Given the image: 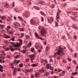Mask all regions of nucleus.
Segmentation results:
<instances>
[{"label": "nucleus", "instance_id": "nucleus-1", "mask_svg": "<svg viewBox=\"0 0 78 78\" xmlns=\"http://www.w3.org/2000/svg\"><path fill=\"white\" fill-rule=\"evenodd\" d=\"M63 49H65V47L64 46L63 48L61 47V46L58 47L56 49V50L58 52H56L53 56L54 58L56 57L58 55L60 56L61 54H62V55H64L65 54L62 52Z\"/></svg>", "mask_w": 78, "mask_h": 78}, {"label": "nucleus", "instance_id": "nucleus-2", "mask_svg": "<svg viewBox=\"0 0 78 78\" xmlns=\"http://www.w3.org/2000/svg\"><path fill=\"white\" fill-rule=\"evenodd\" d=\"M19 41H20V43L19 44L18 43H17L16 44H14V43L13 42H10V44H12L13 45V47H20V45H21V44H22V40L21 39L19 40Z\"/></svg>", "mask_w": 78, "mask_h": 78}, {"label": "nucleus", "instance_id": "nucleus-3", "mask_svg": "<svg viewBox=\"0 0 78 78\" xmlns=\"http://www.w3.org/2000/svg\"><path fill=\"white\" fill-rule=\"evenodd\" d=\"M40 32L42 36H45V34L47 33L45 29L44 28H42Z\"/></svg>", "mask_w": 78, "mask_h": 78}, {"label": "nucleus", "instance_id": "nucleus-4", "mask_svg": "<svg viewBox=\"0 0 78 78\" xmlns=\"http://www.w3.org/2000/svg\"><path fill=\"white\" fill-rule=\"evenodd\" d=\"M45 72V70H44V68L43 67H42L41 69L39 71V72H40V73H39L38 74H35V76L37 77H38V74L40 75L43 72Z\"/></svg>", "mask_w": 78, "mask_h": 78}, {"label": "nucleus", "instance_id": "nucleus-5", "mask_svg": "<svg viewBox=\"0 0 78 78\" xmlns=\"http://www.w3.org/2000/svg\"><path fill=\"white\" fill-rule=\"evenodd\" d=\"M28 56L30 58V61H31V62H33V60H34V55H28Z\"/></svg>", "mask_w": 78, "mask_h": 78}, {"label": "nucleus", "instance_id": "nucleus-6", "mask_svg": "<svg viewBox=\"0 0 78 78\" xmlns=\"http://www.w3.org/2000/svg\"><path fill=\"white\" fill-rule=\"evenodd\" d=\"M35 36L36 37H37V39H41V40H42V41H44L45 39L42 38L41 37H40L39 35H38V34L37 33H35Z\"/></svg>", "mask_w": 78, "mask_h": 78}, {"label": "nucleus", "instance_id": "nucleus-7", "mask_svg": "<svg viewBox=\"0 0 78 78\" xmlns=\"http://www.w3.org/2000/svg\"><path fill=\"white\" fill-rule=\"evenodd\" d=\"M60 12H61V11L59 10H58V12L57 13V16H56V20H58V19H59V17L58 15L60 14Z\"/></svg>", "mask_w": 78, "mask_h": 78}, {"label": "nucleus", "instance_id": "nucleus-8", "mask_svg": "<svg viewBox=\"0 0 78 78\" xmlns=\"http://www.w3.org/2000/svg\"><path fill=\"white\" fill-rule=\"evenodd\" d=\"M41 64H43H43H44V65H45V64H47V61H45L44 60H43V59H41Z\"/></svg>", "mask_w": 78, "mask_h": 78}, {"label": "nucleus", "instance_id": "nucleus-9", "mask_svg": "<svg viewBox=\"0 0 78 78\" xmlns=\"http://www.w3.org/2000/svg\"><path fill=\"white\" fill-rule=\"evenodd\" d=\"M30 23L31 24H37V23H37L36 22L33 20V19H31L30 20Z\"/></svg>", "mask_w": 78, "mask_h": 78}, {"label": "nucleus", "instance_id": "nucleus-10", "mask_svg": "<svg viewBox=\"0 0 78 78\" xmlns=\"http://www.w3.org/2000/svg\"><path fill=\"white\" fill-rule=\"evenodd\" d=\"M50 46H47L46 47V49L45 50V51L46 52V53H47L48 51L49 50H50Z\"/></svg>", "mask_w": 78, "mask_h": 78}, {"label": "nucleus", "instance_id": "nucleus-11", "mask_svg": "<svg viewBox=\"0 0 78 78\" xmlns=\"http://www.w3.org/2000/svg\"><path fill=\"white\" fill-rule=\"evenodd\" d=\"M73 15L75 17H78V13L77 12H73Z\"/></svg>", "mask_w": 78, "mask_h": 78}, {"label": "nucleus", "instance_id": "nucleus-12", "mask_svg": "<svg viewBox=\"0 0 78 78\" xmlns=\"http://www.w3.org/2000/svg\"><path fill=\"white\" fill-rule=\"evenodd\" d=\"M14 25L15 27H19L20 26V24L19 23L15 22L14 23Z\"/></svg>", "mask_w": 78, "mask_h": 78}, {"label": "nucleus", "instance_id": "nucleus-13", "mask_svg": "<svg viewBox=\"0 0 78 78\" xmlns=\"http://www.w3.org/2000/svg\"><path fill=\"white\" fill-rule=\"evenodd\" d=\"M9 50H11V51H13L16 50H17V49L16 48L13 49L11 47H10V48H9Z\"/></svg>", "mask_w": 78, "mask_h": 78}, {"label": "nucleus", "instance_id": "nucleus-14", "mask_svg": "<svg viewBox=\"0 0 78 78\" xmlns=\"http://www.w3.org/2000/svg\"><path fill=\"white\" fill-rule=\"evenodd\" d=\"M46 68L47 69H50V68H51V64H47L46 66Z\"/></svg>", "mask_w": 78, "mask_h": 78}, {"label": "nucleus", "instance_id": "nucleus-15", "mask_svg": "<svg viewBox=\"0 0 78 78\" xmlns=\"http://www.w3.org/2000/svg\"><path fill=\"white\" fill-rule=\"evenodd\" d=\"M3 36L5 38H6V39H8V38H10V37L8 36L7 35L4 34V35Z\"/></svg>", "mask_w": 78, "mask_h": 78}, {"label": "nucleus", "instance_id": "nucleus-16", "mask_svg": "<svg viewBox=\"0 0 78 78\" xmlns=\"http://www.w3.org/2000/svg\"><path fill=\"white\" fill-rule=\"evenodd\" d=\"M49 75V73L48 72H45L44 73V76H48V75Z\"/></svg>", "mask_w": 78, "mask_h": 78}, {"label": "nucleus", "instance_id": "nucleus-17", "mask_svg": "<svg viewBox=\"0 0 78 78\" xmlns=\"http://www.w3.org/2000/svg\"><path fill=\"white\" fill-rule=\"evenodd\" d=\"M9 6L8 3H6L4 5L5 8H9Z\"/></svg>", "mask_w": 78, "mask_h": 78}, {"label": "nucleus", "instance_id": "nucleus-18", "mask_svg": "<svg viewBox=\"0 0 78 78\" xmlns=\"http://www.w3.org/2000/svg\"><path fill=\"white\" fill-rule=\"evenodd\" d=\"M38 66V64H32L31 65L32 67H36V66Z\"/></svg>", "mask_w": 78, "mask_h": 78}, {"label": "nucleus", "instance_id": "nucleus-19", "mask_svg": "<svg viewBox=\"0 0 78 78\" xmlns=\"http://www.w3.org/2000/svg\"><path fill=\"white\" fill-rule=\"evenodd\" d=\"M40 4L42 5H44L45 4V2L42 1H41L40 2Z\"/></svg>", "mask_w": 78, "mask_h": 78}, {"label": "nucleus", "instance_id": "nucleus-20", "mask_svg": "<svg viewBox=\"0 0 78 78\" xmlns=\"http://www.w3.org/2000/svg\"><path fill=\"white\" fill-rule=\"evenodd\" d=\"M6 19V17L5 16H2L1 17V19L2 20H4V19Z\"/></svg>", "mask_w": 78, "mask_h": 78}, {"label": "nucleus", "instance_id": "nucleus-21", "mask_svg": "<svg viewBox=\"0 0 78 78\" xmlns=\"http://www.w3.org/2000/svg\"><path fill=\"white\" fill-rule=\"evenodd\" d=\"M15 71H18V72H20L21 70V69L19 68H16L15 69Z\"/></svg>", "mask_w": 78, "mask_h": 78}, {"label": "nucleus", "instance_id": "nucleus-22", "mask_svg": "<svg viewBox=\"0 0 78 78\" xmlns=\"http://www.w3.org/2000/svg\"><path fill=\"white\" fill-rule=\"evenodd\" d=\"M31 46V42H30L29 44H27V46L28 47H30Z\"/></svg>", "mask_w": 78, "mask_h": 78}, {"label": "nucleus", "instance_id": "nucleus-23", "mask_svg": "<svg viewBox=\"0 0 78 78\" xmlns=\"http://www.w3.org/2000/svg\"><path fill=\"white\" fill-rule=\"evenodd\" d=\"M40 13L44 16H45V13H44L42 11H40Z\"/></svg>", "mask_w": 78, "mask_h": 78}, {"label": "nucleus", "instance_id": "nucleus-24", "mask_svg": "<svg viewBox=\"0 0 78 78\" xmlns=\"http://www.w3.org/2000/svg\"><path fill=\"white\" fill-rule=\"evenodd\" d=\"M18 18L20 20H23V18H22L21 16H19L18 17Z\"/></svg>", "mask_w": 78, "mask_h": 78}, {"label": "nucleus", "instance_id": "nucleus-25", "mask_svg": "<svg viewBox=\"0 0 78 78\" xmlns=\"http://www.w3.org/2000/svg\"><path fill=\"white\" fill-rule=\"evenodd\" d=\"M26 39H30V36H29V35H26Z\"/></svg>", "mask_w": 78, "mask_h": 78}, {"label": "nucleus", "instance_id": "nucleus-26", "mask_svg": "<svg viewBox=\"0 0 78 78\" xmlns=\"http://www.w3.org/2000/svg\"><path fill=\"white\" fill-rule=\"evenodd\" d=\"M55 27H58V23L56 21H55Z\"/></svg>", "mask_w": 78, "mask_h": 78}, {"label": "nucleus", "instance_id": "nucleus-27", "mask_svg": "<svg viewBox=\"0 0 78 78\" xmlns=\"http://www.w3.org/2000/svg\"><path fill=\"white\" fill-rule=\"evenodd\" d=\"M32 71H33V69H32L27 70V72H32Z\"/></svg>", "mask_w": 78, "mask_h": 78}, {"label": "nucleus", "instance_id": "nucleus-28", "mask_svg": "<svg viewBox=\"0 0 78 78\" xmlns=\"http://www.w3.org/2000/svg\"><path fill=\"white\" fill-rule=\"evenodd\" d=\"M1 52L2 53V54L4 55H6V53H5L3 51H1Z\"/></svg>", "mask_w": 78, "mask_h": 78}, {"label": "nucleus", "instance_id": "nucleus-29", "mask_svg": "<svg viewBox=\"0 0 78 78\" xmlns=\"http://www.w3.org/2000/svg\"><path fill=\"white\" fill-rule=\"evenodd\" d=\"M20 31H24V29L23 28H21L20 29Z\"/></svg>", "mask_w": 78, "mask_h": 78}, {"label": "nucleus", "instance_id": "nucleus-30", "mask_svg": "<svg viewBox=\"0 0 78 78\" xmlns=\"http://www.w3.org/2000/svg\"><path fill=\"white\" fill-rule=\"evenodd\" d=\"M31 51L32 52H34V48H31Z\"/></svg>", "mask_w": 78, "mask_h": 78}, {"label": "nucleus", "instance_id": "nucleus-31", "mask_svg": "<svg viewBox=\"0 0 78 78\" xmlns=\"http://www.w3.org/2000/svg\"><path fill=\"white\" fill-rule=\"evenodd\" d=\"M0 27L1 28H3L4 27V25L0 24Z\"/></svg>", "mask_w": 78, "mask_h": 78}, {"label": "nucleus", "instance_id": "nucleus-32", "mask_svg": "<svg viewBox=\"0 0 78 78\" xmlns=\"http://www.w3.org/2000/svg\"><path fill=\"white\" fill-rule=\"evenodd\" d=\"M19 66L20 67H23V64H22V63H21L20 64Z\"/></svg>", "mask_w": 78, "mask_h": 78}, {"label": "nucleus", "instance_id": "nucleus-33", "mask_svg": "<svg viewBox=\"0 0 78 78\" xmlns=\"http://www.w3.org/2000/svg\"><path fill=\"white\" fill-rule=\"evenodd\" d=\"M73 28H75V29H78L77 27L76 26H73Z\"/></svg>", "mask_w": 78, "mask_h": 78}, {"label": "nucleus", "instance_id": "nucleus-34", "mask_svg": "<svg viewBox=\"0 0 78 78\" xmlns=\"http://www.w3.org/2000/svg\"><path fill=\"white\" fill-rule=\"evenodd\" d=\"M67 59L68 61H72V59L69 58H67Z\"/></svg>", "mask_w": 78, "mask_h": 78}, {"label": "nucleus", "instance_id": "nucleus-35", "mask_svg": "<svg viewBox=\"0 0 78 78\" xmlns=\"http://www.w3.org/2000/svg\"><path fill=\"white\" fill-rule=\"evenodd\" d=\"M7 20L8 21H10V20H11V18L9 17H8V18L7 19Z\"/></svg>", "mask_w": 78, "mask_h": 78}, {"label": "nucleus", "instance_id": "nucleus-36", "mask_svg": "<svg viewBox=\"0 0 78 78\" xmlns=\"http://www.w3.org/2000/svg\"><path fill=\"white\" fill-rule=\"evenodd\" d=\"M67 35L68 36V39H70V36L69 35V34H67Z\"/></svg>", "mask_w": 78, "mask_h": 78}, {"label": "nucleus", "instance_id": "nucleus-37", "mask_svg": "<svg viewBox=\"0 0 78 78\" xmlns=\"http://www.w3.org/2000/svg\"><path fill=\"white\" fill-rule=\"evenodd\" d=\"M7 28H8L9 29H11V27H10V26H7Z\"/></svg>", "mask_w": 78, "mask_h": 78}, {"label": "nucleus", "instance_id": "nucleus-38", "mask_svg": "<svg viewBox=\"0 0 78 78\" xmlns=\"http://www.w3.org/2000/svg\"><path fill=\"white\" fill-rule=\"evenodd\" d=\"M27 3L28 5H30L31 4V3L30 2H27Z\"/></svg>", "mask_w": 78, "mask_h": 78}, {"label": "nucleus", "instance_id": "nucleus-39", "mask_svg": "<svg viewBox=\"0 0 78 78\" xmlns=\"http://www.w3.org/2000/svg\"><path fill=\"white\" fill-rule=\"evenodd\" d=\"M8 33L11 34H12V33H13V32H12L9 31L8 32Z\"/></svg>", "mask_w": 78, "mask_h": 78}, {"label": "nucleus", "instance_id": "nucleus-40", "mask_svg": "<svg viewBox=\"0 0 78 78\" xmlns=\"http://www.w3.org/2000/svg\"><path fill=\"white\" fill-rule=\"evenodd\" d=\"M0 71L1 72H3V68H0Z\"/></svg>", "mask_w": 78, "mask_h": 78}, {"label": "nucleus", "instance_id": "nucleus-41", "mask_svg": "<svg viewBox=\"0 0 78 78\" xmlns=\"http://www.w3.org/2000/svg\"><path fill=\"white\" fill-rule=\"evenodd\" d=\"M16 63V60H15L13 62V64H15Z\"/></svg>", "mask_w": 78, "mask_h": 78}, {"label": "nucleus", "instance_id": "nucleus-42", "mask_svg": "<svg viewBox=\"0 0 78 78\" xmlns=\"http://www.w3.org/2000/svg\"><path fill=\"white\" fill-rule=\"evenodd\" d=\"M23 48H24L25 49H26V48H27V46H24L23 47Z\"/></svg>", "mask_w": 78, "mask_h": 78}, {"label": "nucleus", "instance_id": "nucleus-43", "mask_svg": "<svg viewBox=\"0 0 78 78\" xmlns=\"http://www.w3.org/2000/svg\"><path fill=\"white\" fill-rule=\"evenodd\" d=\"M21 37H23V36H24V33H22L21 35Z\"/></svg>", "mask_w": 78, "mask_h": 78}, {"label": "nucleus", "instance_id": "nucleus-44", "mask_svg": "<svg viewBox=\"0 0 78 78\" xmlns=\"http://www.w3.org/2000/svg\"><path fill=\"white\" fill-rule=\"evenodd\" d=\"M28 61H29V59H27L26 60V62H28Z\"/></svg>", "mask_w": 78, "mask_h": 78}, {"label": "nucleus", "instance_id": "nucleus-45", "mask_svg": "<svg viewBox=\"0 0 78 78\" xmlns=\"http://www.w3.org/2000/svg\"><path fill=\"white\" fill-rule=\"evenodd\" d=\"M20 62V60H17L16 62V64H18Z\"/></svg>", "mask_w": 78, "mask_h": 78}, {"label": "nucleus", "instance_id": "nucleus-46", "mask_svg": "<svg viewBox=\"0 0 78 78\" xmlns=\"http://www.w3.org/2000/svg\"><path fill=\"white\" fill-rule=\"evenodd\" d=\"M73 62H74V64H76V61L74 60L73 61Z\"/></svg>", "mask_w": 78, "mask_h": 78}, {"label": "nucleus", "instance_id": "nucleus-47", "mask_svg": "<svg viewBox=\"0 0 78 78\" xmlns=\"http://www.w3.org/2000/svg\"><path fill=\"white\" fill-rule=\"evenodd\" d=\"M16 71V70L15 69L14 71L13 72V74L14 75H15Z\"/></svg>", "mask_w": 78, "mask_h": 78}, {"label": "nucleus", "instance_id": "nucleus-48", "mask_svg": "<svg viewBox=\"0 0 78 78\" xmlns=\"http://www.w3.org/2000/svg\"><path fill=\"white\" fill-rule=\"evenodd\" d=\"M73 38L75 39L76 38V36L75 35L73 36Z\"/></svg>", "mask_w": 78, "mask_h": 78}, {"label": "nucleus", "instance_id": "nucleus-49", "mask_svg": "<svg viewBox=\"0 0 78 78\" xmlns=\"http://www.w3.org/2000/svg\"><path fill=\"white\" fill-rule=\"evenodd\" d=\"M6 51H9V48H7L6 49Z\"/></svg>", "mask_w": 78, "mask_h": 78}, {"label": "nucleus", "instance_id": "nucleus-50", "mask_svg": "<svg viewBox=\"0 0 78 78\" xmlns=\"http://www.w3.org/2000/svg\"><path fill=\"white\" fill-rule=\"evenodd\" d=\"M72 75H73L74 76H75V73H72Z\"/></svg>", "mask_w": 78, "mask_h": 78}, {"label": "nucleus", "instance_id": "nucleus-51", "mask_svg": "<svg viewBox=\"0 0 78 78\" xmlns=\"http://www.w3.org/2000/svg\"><path fill=\"white\" fill-rule=\"evenodd\" d=\"M62 39H66V37L65 36H63V37H62Z\"/></svg>", "mask_w": 78, "mask_h": 78}, {"label": "nucleus", "instance_id": "nucleus-52", "mask_svg": "<svg viewBox=\"0 0 78 78\" xmlns=\"http://www.w3.org/2000/svg\"><path fill=\"white\" fill-rule=\"evenodd\" d=\"M70 67L69 66L67 67V69H68V70H69V69H70Z\"/></svg>", "mask_w": 78, "mask_h": 78}, {"label": "nucleus", "instance_id": "nucleus-53", "mask_svg": "<svg viewBox=\"0 0 78 78\" xmlns=\"http://www.w3.org/2000/svg\"><path fill=\"white\" fill-rule=\"evenodd\" d=\"M64 75L63 73H62L59 74V76H62V75Z\"/></svg>", "mask_w": 78, "mask_h": 78}, {"label": "nucleus", "instance_id": "nucleus-54", "mask_svg": "<svg viewBox=\"0 0 78 78\" xmlns=\"http://www.w3.org/2000/svg\"><path fill=\"white\" fill-rule=\"evenodd\" d=\"M11 40H12V41H14V39L13 38H11Z\"/></svg>", "mask_w": 78, "mask_h": 78}, {"label": "nucleus", "instance_id": "nucleus-55", "mask_svg": "<svg viewBox=\"0 0 78 78\" xmlns=\"http://www.w3.org/2000/svg\"><path fill=\"white\" fill-rule=\"evenodd\" d=\"M6 30L7 31H9L10 29H8V28H7L6 29Z\"/></svg>", "mask_w": 78, "mask_h": 78}, {"label": "nucleus", "instance_id": "nucleus-56", "mask_svg": "<svg viewBox=\"0 0 78 78\" xmlns=\"http://www.w3.org/2000/svg\"><path fill=\"white\" fill-rule=\"evenodd\" d=\"M19 55H16L15 56V58H19Z\"/></svg>", "mask_w": 78, "mask_h": 78}, {"label": "nucleus", "instance_id": "nucleus-57", "mask_svg": "<svg viewBox=\"0 0 78 78\" xmlns=\"http://www.w3.org/2000/svg\"><path fill=\"white\" fill-rule=\"evenodd\" d=\"M31 78H34V76H33V74H32L31 75Z\"/></svg>", "mask_w": 78, "mask_h": 78}, {"label": "nucleus", "instance_id": "nucleus-58", "mask_svg": "<svg viewBox=\"0 0 78 78\" xmlns=\"http://www.w3.org/2000/svg\"><path fill=\"white\" fill-rule=\"evenodd\" d=\"M41 21L43 22L44 21V19H43V17H41Z\"/></svg>", "mask_w": 78, "mask_h": 78}, {"label": "nucleus", "instance_id": "nucleus-59", "mask_svg": "<svg viewBox=\"0 0 78 78\" xmlns=\"http://www.w3.org/2000/svg\"><path fill=\"white\" fill-rule=\"evenodd\" d=\"M40 28H41V26L40 25L38 27V29H40Z\"/></svg>", "mask_w": 78, "mask_h": 78}, {"label": "nucleus", "instance_id": "nucleus-60", "mask_svg": "<svg viewBox=\"0 0 78 78\" xmlns=\"http://www.w3.org/2000/svg\"><path fill=\"white\" fill-rule=\"evenodd\" d=\"M26 51H25L24 50H23V53H25V52Z\"/></svg>", "mask_w": 78, "mask_h": 78}, {"label": "nucleus", "instance_id": "nucleus-61", "mask_svg": "<svg viewBox=\"0 0 78 78\" xmlns=\"http://www.w3.org/2000/svg\"><path fill=\"white\" fill-rule=\"evenodd\" d=\"M74 57H75V58H76V57H77V56H76V54H74Z\"/></svg>", "mask_w": 78, "mask_h": 78}, {"label": "nucleus", "instance_id": "nucleus-62", "mask_svg": "<svg viewBox=\"0 0 78 78\" xmlns=\"http://www.w3.org/2000/svg\"><path fill=\"white\" fill-rule=\"evenodd\" d=\"M0 69H3V67H2V66H0Z\"/></svg>", "mask_w": 78, "mask_h": 78}, {"label": "nucleus", "instance_id": "nucleus-63", "mask_svg": "<svg viewBox=\"0 0 78 78\" xmlns=\"http://www.w3.org/2000/svg\"><path fill=\"white\" fill-rule=\"evenodd\" d=\"M61 71H62V70L60 69H59L58 70V72H61Z\"/></svg>", "mask_w": 78, "mask_h": 78}, {"label": "nucleus", "instance_id": "nucleus-64", "mask_svg": "<svg viewBox=\"0 0 78 78\" xmlns=\"http://www.w3.org/2000/svg\"><path fill=\"white\" fill-rule=\"evenodd\" d=\"M50 19L51 20H53V18L52 17H51Z\"/></svg>", "mask_w": 78, "mask_h": 78}]
</instances>
